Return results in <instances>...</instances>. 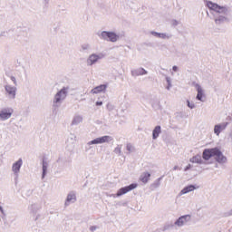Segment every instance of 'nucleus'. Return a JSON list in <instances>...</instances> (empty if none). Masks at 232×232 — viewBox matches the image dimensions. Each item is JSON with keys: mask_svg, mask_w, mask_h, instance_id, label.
Returning <instances> with one entry per match:
<instances>
[{"mask_svg": "<svg viewBox=\"0 0 232 232\" xmlns=\"http://www.w3.org/2000/svg\"><path fill=\"white\" fill-rule=\"evenodd\" d=\"M151 177V174L145 172L140 177V181L143 182V184H147V182L150 180V178Z\"/></svg>", "mask_w": 232, "mask_h": 232, "instance_id": "obj_16", "label": "nucleus"}, {"mask_svg": "<svg viewBox=\"0 0 232 232\" xmlns=\"http://www.w3.org/2000/svg\"><path fill=\"white\" fill-rule=\"evenodd\" d=\"M12 113H14V110L4 109L0 111V119H2V121H6L12 117Z\"/></svg>", "mask_w": 232, "mask_h": 232, "instance_id": "obj_6", "label": "nucleus"}, {"mask_svg": "<svg viewBox=\"0 0 232 232\" xmlns=\"http://www.w3.org/2000/svg\"><path fill=\"white\" fill-rule=\"evenodd\" d=\"M146 73H148V72H146L144 69H141V75H146Z\"/></svg>", "mask_w": 232, "mask_h": 232, "instance_id": "obj_24", "label": "nucleus"}, {"mask_svg": "<svg viewBox=\"0 0 232 232\" xmlns=\"http://www.w3.org/2000/svg\"><path fill=\"white\" fill-rule=\"evenodd\" d=\"M102 39H107L111 41V43H116V41L119 39V35H117V34L113 32H106V31H103L102 33Z\"/></svg>", "mask_w": 232, "mask_h": 232, "instance_id": "obj_3", "label": "nucleus"}, {"mask_svg": "<svg viewBox=\"0 0 232 232\" xmlns=\"http://www.w3.org/2000/svg\"><path fill=\"white\" fill-rule=\"evenodd\" d=\"M226 17L225 16H220L219 18H217L216 20H215V23H216V24H220V23H224V21H226Z\"/></svg>", "mask_w": 232, "mask_h": 232, "instance_id": "obj_20", "label": "nucleus"}, {"mask_svg": "<svg viewBox=\"0 0 232 232\" xmlns=\"http://www.w3.org/2000/svg\"><path fill=\"white\" fill-rule=\"evenodd\" d=\"M188 108H191V109L195 108V104H192L189 102H188Z\"/></svg>", "mask_w": 232, "mask_h": 232, "instance_id": "obj_23", "label": "nucleus"}, {"mask_svg": "<svg viewBox=\"0 0 232 232\" xmlns=\"http://www.w3.org/2000/svg\"><path fill=\"white\" fill-rule=\"evenodd\" d=\"M172 70H173V72H177V70H179V68H178L176 65H174V66L172 67Z\"/></svg>", "mask_w": 232, "mask_h": 232, "instance_id": "obj_25", "label": "nucleus"}, {"mask_svg": "<svg viewBox=\"0 0 232 232\" xmlns=\"http://www.w3.org/2000/svg\"><path fill=\"white\" fill-rule=\"evenodd\" d=\"M207 6L209 10H213V12H217L218 14H227V8L220 6L213 2H207Z\"/></svg>", "mask_w": 232, "mask_h": 232, "instance_id": "obj_2", "label": "nucleus"}, {"mask_svg": "<svg viewBox=\"0 0 232 232\" xmlns=\"http://www.w3.org/2000/svg\"><path fill=\"white\" fill-rule=\"evenodd\" d=\"M137 186V183H132L127 187L120 188L117 192V197H122V195H126V193H129V191H132V189H135Z\"/></svg>", "mask_w": 232, "mask_h": 232, "instance_id": "obj_4", "label": "nucleus"}, {"mask_svg": "<svg viewBox=\"0 0 232 232\" xmlns=\"http://www.w3.org/2000/svg\"><path fill=\"white\" fill-rule=\"evenodd\" d=\"M203 97H204V92L202 91V87H198V95H197L198 101H202Z\"/></svg>", "mask_w": 232, "mask_h": 232, "instance_id": "obj_18", "label": "nucleus"}, {"mask_svg": "<svg viewBox=\"0 0 232 232\" xmlns=\"http://www.w3.org/2000/svg\"><path fill=\"white\" fill-rule=\"evenodd\" d=\"M97 229V227H91V231H95Z\"/></svg>", "mask_w": 232, "mask_h": 232, "instance_id": "obj_28", "label": "nucleus"}, {"mask_svg": "<svg viewBox=\"0 0 232 232\" xmlns=\"http://www.w3.org/2000/svg\"><path fill=\"white\" fill-rule=\"evenodd\" d=\"M155 35H158V37H162V39L166 38V34H165L155 33Z\"/></svg>", "mask_w": 232, "mask_h": 232, "instance_id": "obj_22", "label": "nucleus"}, {"mask_svg": "<svg viewBox=\"0 0 232 232\" xmlns=\"http://www.w3.org/2000/svg\"><path fill=\"white\" fill-rule=\"evenodd\" d=\"M215 158V160L219 164H224L227 161V158L224 156L220 149L212 148V149H205L202 153V159L204 160H209L211 158Z\"/></svg>", "mask_w": 232, "mask_h": 232, "instance_id": "obj_1", "label": "nucleus"}, {"mask_svg": "<svg viewBox=\"0 0 232 232\" xmlns=\"http://www.w3.org/2000/svg\"><path fill=\"white\" fill-rule=\"evenodd\" d=\"M190 191H195V186L189 185V186H188V187H185V188L181 190V195H186V193H189Z\"/></svg>", "mask_w": 232, "mask_h": 232, "instance_id": "obj_15", "label": "nucleus"}, {"mask_svg": "<svg viewBox=\"0 0 232 232\" xmlns=\"http://www.w3.org/2000/svg\"><path fill=\"white\" fill-rule=\"evenodd\" d=\"M5 92L9 95V97H11V99H15V92H16L15 87L6 85L5 86Z\"/></svg>", "mask_w": 232, "mask_h": 232, "instance_id": "obj_10", "label": "nucleus"}, {"mask_svg": "<svg viewBox=\"0 0 232 232\" xmlns=\"http://www.w3.org/2000/svg\"><path fill=\"white\" fill-rule=\"evenodd\" d=\"M99 59H101V56H99L97 54L90 55L87 60L88 66H92V64H95V63H97V61H99Z\"/></svg>", "mask_w": 232, "mask_h": 232, "instance_id": "obj_9", "label": "nucleus"}, {"mask_svg": "<svg viewBox=\"0 0 232 232\" xmlns=\"http://www.w3.org/2000/svg\"><path fill=\"white\" fill-rule=\"evenodd\" d=\"M11 81H13V82L15 84V82H15V77H14V76L11 77Z\"/></svg>", "mask_w": 232, "mask_h": 232, "instance_id": "obj_27", "label": "nucleus"}, {"mask_svg": "<svg viewBox=\"0 0 232 232\" xmlns=\"http://www.w3.org/2000/svg\"><path fill=\"white\" fill-rule=\"evenodd\" d=\"M108 88V85L106 84H102V85H99L95 88H93L92 91H91V93H93V94H97V93H102V92H106V89Z\"/></svg>", "mask_w": 232, "mask_h": 232, "instance_id": "obj_8", "label": "nucleus"}, {"mask_svg": "<svg viewBox=\"0 0 232 232\" xmlns=\"http://www.w3.org/2000/svg\"><path fill=\"white\" fill-rule=\"evenodd\" d=\"M227 122L216 125L214 127V132L216 133V135H220V132L222 130H224V129L227 128Z\"/></svg>", "mask_w": 232, "mask_h": 232, "instance_id": "obj_11", "label": "nucleus"}, {"mask_svg": "<svg viewBox=\"0 0 232 232\" xmlns=\"http://www.w3.org/2000/svg\"><path fill=\"white\" fill-rule=\"evenodd\" d=\"M127 150H128L129 151H132V150H133V145H131V143L127 144Z\"/></svg>", "mask_w": 232, "mask_h": 232, "instance_id": "obj_21", "label": "nucleus"}, {"mask_svg": "<svg viewBox=\"0 0 232 232\" xmlns=\"http://www.w3.org/2000/svg\"><path fill=\"white\" fill-rule=\"evenodd\" d=\"M43 169H44V173H45L46 172V166H43Z\"/></svg>", "mask_w": 232, "mask_h": 232, "instance_id": "obj_29", "label": "nucleus"}, {"mask_svg": "<svg viewBox=\"0 0 232 232\" xmlns=\"http://www.w3.org/2000/svg\"><path fill=\"white\" fill-rule=\"evenodd\" d=\"M0 211H3V207L0 206Z\"/></svg>", "mask_w": 232, "mask_h": 232, "instance_id": "obj_31", "label": "nucleus"}, {"mask_svg": "<svg viewBox=\"0 0 232 232\" xmlns=\"http://www.w3.org/2000/svg\"><path fill=\"white\" fill-rule=\"evenodd\" d=\"M76 197H75V194H69L67 196V201L65 203L66 206H68V202H72L73 200H75Z\"/></svg>", "mask_w": 232, "mask_h": 232, "instance_id": "obj_19", "label": "nucleus"}, {"mask_svg": "<svg viewBox=\"0 0 232 232\" xmlns=\"http://www.w3.org/2000/svg\"><path fill=\"white\" fill-rule=\"evenodd\" d=\"M21 166H23V160H19L14 164H13L14 173H19V170L21 169Z\"/></svg>", "mask_w": 232, "mask_h": 232, "instance_id": "obj_12", "label": "nucleus"}, {"mask_svg": "<svg viewBox=\"0 0 232 232\" xmlns=\"http://www.w3.org/2000/svg\"><path fill=\"white\" fill-rule=\"evenodd\" d=\"M160 135V126H156L152 132L153 139H157Z\"/></svg>", "mask_w": 232, "mask_h": 232, "instance_id": "obj_17", "label": "nucleus"}, {"mask_svg": "<svg viewBox=\"0 0 232 232\" xmlns=\"http://www.w3.org/2000/svg\"><path fill=\"white\" fill-rule=\"evenodd\" d=\"M63 99H66V89H62L55 96H54V102H61Z\"/></svg>", "mask_w": 232, "mask_h": 232, "instance_id": "obj_7", "label": "nucleus"}, {"mask_svg": "<svg viewBox=\"0 0 232 232\" xmlns=\"http://www.w3.org/2000/svg\"><path fill=\"white\" fill-rule=\"evenodd\" d=\"M188 218H189V216H183L180 217L177 221H176V226H183L188 222Z\"/></svg>", "mask_w": 232, "mask_h": 232, "instance_id": "obj_13", "label": "nucleus"}, {"mask_svg": "<svg viewBox=\"0 0 232 232\" xmlns=\"http://www.w3.org/2000/svg\"><path fill=\"white\" fill-rule=\"evenodd\" d=\"M189 169V166L185 169V171H188Z\"/></svg>", "mask_w": 232, "mask_h": 232, "instance_id": "obj_30", "label": "nucleus"}, {"mask_svg": "<svg viewBox=\"0 0 232 232\" xmlns=\"http://www.w3.org/2000/svg\"><path fill=\"white\" fill-rule=\"evenodd\" d=\"M190 162H192L193 164H202V157L200 155L193 156L190 159Z\"/></svg>", "mask_w": 232, "mask_h": 232, "instance_id": "obj_14", "label": "nucleus"}, {"mask_svg": "<svg viewBox=\"0 0 232 232\" xmlns=\"http://www.w3.org/2000/svg\"><path fill=\"white\" fill-rule=\"evenodd\" d=\"M96 106H102V102H97Z\"/></svg>", "mask_w": 232, "mask_h": 232, "instance_id": "obj_26", "label": "nucleus"}, {"mask_svg": "<svg viewBox=\"0 0 232 232\" xmlns=\"http://www.w3.org/2000/svg\"><path fill=\"white\" fill-rule=\"evenodd\" d=\"M110 140H111V137L103 136L89 141L88 144L89 146H92V144H104V142H110Z\"/></svg>", "mask_w": 232, "mask_h": 232, "instance_id": "obj_5", "label": "nucleus"}]
</instances>
